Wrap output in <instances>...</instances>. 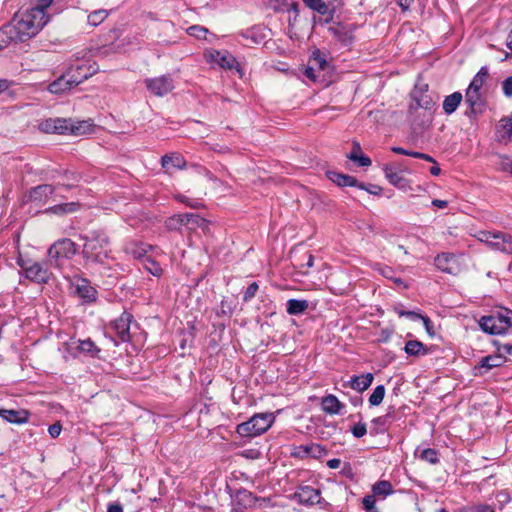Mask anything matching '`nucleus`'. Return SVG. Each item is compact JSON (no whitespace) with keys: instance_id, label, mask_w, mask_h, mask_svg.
Segmentation results:
<instances>
[{"instance_id":"f03ea898","label":"nucleus","mask_w":512,"mask_h":512,"mask_svg":"<svg viewBox=\"0 0 512 512\" xmlns=\"http://www.w3.org/2000/svg\"><path fill=\"white\" fill-rule=\"evenodd\" d=\"M83 257L86 261L104 264L110 257V241L108 235L101 230L92 231L89 236L83 237Z\"/></svg>"},{"instance_id":"a211bd4d","label":"nucleus","mask_w":512,"mask_h":512,"mask_svg":"<svg viewBox=\"0 0 512 512\" xmlns=\"http://www.w3.org/2000/svg\"><path fill=\"white\" fill-rule=\"evenodd\" d=\"M56 187L50 184H41L30 189L28 198L37 205L45 204L55 192Z\"/></svg>"},{"instance_id":"4468645a","label":"nucleus","mask_w":512,"mask_h":512,"mask_svg":"<svg viewBox=\"0 0 512 512\" xmlns=\"http://www.w3.org/2000/svg\"><path fill=\"white\" fill-rule=\"evenodd\" d=\"M133 316L128 312H123L121 316L111 323V328L115 331L121 342L130 340V324Z\"/></svg>"},{"instance_id":"ddd939ff","label":"nucleus","mask_w":512,"mask_h":512,"mask_svg":"<svg viewBox=\"0 0 512 512\" xmlns=\"http://www.w3.org/2000/svg\"><path fill=\"white\" fill-rule=\"evenodd\" d=\"M84 80L85 76L72 78L67 72L54 82L50 83L48 86V90L53 94H60L79 85Z\"/></svg>"},{"instance_id":"bf43d9fd","label":"nucleus","mask_w":512,"mask_h":512,"mask_svg":"<svg viewBox=\"0 0 512 512\" xmlns=\"http://www.w3.org/2000/svg\"><path fill=\"white\" fill-rule=\"evenodd\" d=\"M396 313L400 316V317H403V316H406L412 320H415V319H418L420 314L414 312V311H405V310H398L396 309Z\"/></svg>"},{"instance_id":"c756f323","label":"nucleus","mask_w":512,"mask_h":512,"mask_svg":"<svg viewBox=\"0 0 512 512\" xmlns=\"http://www.w3.org/2000/svg\"><path fill=\"white\" fill-rule=\"evenodd\" d=\"M463 100V95L460 92H454L445 97L442 107L446 114L454 113Z\"/></svg>"},{"instance_id":"49530a36","label":"nucleus","mask_w":512,"mask_h":512,"mask_svg":"<svg viewBox=\"0 0 512 512\" xmlns=\"http://www.w3.org/2000/svg\"><path fill=\"white\" fill-rule=\"evenodd\" d=\"M463 512H495V510L491 505L479 503L465 507Z\"/></svg>"},{"instance_id":"09e8293b","label":"nucleus","mask_w":512,"mask_h":512,"mask_svg":"<svg viewBox=\"0 0 512 512\" xmlns=\"http://www.w3.org/2000/svg\"><path fill=\"white\" fill-rule=\"evenodd\" d=\"M145 268L149 273H151L152 275L157 276V277H159L163 271L162 268L160 267V265L152 259L146 260Z\"/></svg>"},{"instance_id":"f3484780","label":"nucleus","mask_w":512,"mask_h":512,"mask_svg":"<svg viewBox=\"0 0 512 512\" xmlns=\"http://www.w3.org/2000/svg\"><path fill=\"white\" fill-rule=\"evenodd\" d=\"M206 58L209 62L215 63L223 69L231 70L237 65L235 57L227 51L213 50L206 54Z\"/></svg>"},{"instance_id":"a18cd8bd","label":"nucleus","mask_w":512,"mask_h":512,"mask_svg":"<svg viewBox=\"0 0 512 512\" xmlns=\"http://www.w3.org/2000/svg\"><path fill=\"white\" fill-rule=\"evenodd\" d=\"M420 459H422L426 462H429L431 464H436L439 461L437 451L432 448L424 449L420 454Z\"/></svg>"},{"instance_id":"37998d69","label":"nucleus","mask_w":512,"mask_h":512,"mask_svg":"<svg viewBox=\"0 0 512 512\" xmlns=\"http://www.w3.org/2000/svg\"><path fill=\"white\" fill-rule=\"evenodd\" d=\"M165 225L169 230H179L182 226H185L183 213L169 217Z\"/></svg>"},{"instance_id":"72a5a7b5","label":"nucleus","mask_w":512,"mask_h":512,"mask_svg":"<svg viewBox=\"0 0 512 512\" xmlns=\"http://www.w3.org/2000/svg\"><path fill=\"white\" fill-rule=\"evenodd\" d=\"M404 351L409 356L418 357L428 354V349L418 340H409L406 342Z\"/></svg>"},{"instance_id":"c03bdc74","label":"nucleus","mask_w":512,"mask_h":512,"mask_svg":"<svg viewBox=\"0 0 512 512\" xmlns=\"http://www.w3.org/2000/svg\"><path fill=\"white\" fill-rule=\"evenodd\" d=\"M412 98L416 101L417 107L428 109L431 104V99L427 95H423L422 90H414Z\"/></svg>"},{"instance_id":"4c0bfd02","label":"nucleus","mask_w":512,"mask_h":512,"mask_svg":"<svg viewBox=\"0 0 512 512\" xmlns=\"http://www.w3.org/2000/svg\"><path fill=\"white\" fill-rule=\"evenodd\" d=\"M383 170L385 177L392 185L396 187L404 186L405 179L398 172L394 171L392 167L386 165Z\"/></svg>"},{"instance_id":"6e6552de","label":"nucleus","mask_w":512,"mask_h":512,"mask_svg":"<svg viewBox=\"0 0 512 512\" xmlns=\"http://www.w3.org/2000/svg\"><path fill=\"white\" fill-rule=\"evenodd\" d=\"M17 264L24 272V276L37 284H46L49 282L52 273L44 262L26 260L18 257Z\"/></svg>"},{"instance_id":"3c124183","label":"nucleus","mask_w":512,"mask_h":512,"mask_svg":"<svg viewBox=\"0 0 512 512\" xmlns=\"http://www.w3.org/2000/svg\"><path fill=\"white\" fill-rule=\"evenodd\" d=\"M351 433L355 438H361L367 433V427L364 422H358L351 428Z\"/></svg>"},{"instance_id":"e2e57ef3","label":"nucleus","mask_w":512,"mask_h":512,"mask_svg":"<svg viewBox=\"0 0 512 512\" xmlns=\"http://www.w3.org/2000/svg\"><path fill=\"white\" fill-rule=\"evenodd\" d=\"M498 353L502 354H512V345L511 344H501L498 346Z\"/></svg>"},{"instance_id":"0e129e2a","label":"nucleus","mask_w":512,"mask_h":512,"mask_svg":"<svg viewBox=\"0 0 512 512\" xmlns=\"http://www.w3.org/2000/svg\"><path fill=\"white\" fill-rule=\"evenodd\" d=\"M496 499H498L501 503H505L510 501V495L506 491H500L496 494Z\"/></svg>"},{"instance_id":"0eeeda50","label":"nucleus","mask_w":512,"mask_h":512,"mask_svg":"<svg viewBox=\"0 0 512 512\" xmlns=\"http://www.w3.org/2000/svg\"><path fill=\"white\" fill-rule=\"evenodd\" d=\"M477 239L494 251L512 253V236L500 231H479Z\"/></svg>"},{"instance_id":"ea45409f","label":"nucleus","mask_w":512,"mask_h":512,"mask_svg":"<svg viewBox=\"0 0 512 512\" xmlns=\"http://www.w3.org/2000/svg\"><path fill=\"white\" fill-rule=\"evenodd\" d=\"M385 396V387L378 385L374 388L372 394L369 396V404L371 406H378L382 403Z\"/></svg>"},{"instance_id":"f257e3e1","label":"nucleus","mask_w":512,"mask_h":512,"mask_svg":"<svg viewBox=\"0 0 512 512\" xmlns=\"http://www.w3.org/2000/svg\"><path fill=\"white\" fill-rule=\"evenodd\" d=\"M49 17L41 8H31L23 13L15 15L11 25L0 29V42L5 45L10 41L17 39L25 41L39 33V31L47 24ZM2 45L0 44V49Z\"/></svg>"},{"instance_id":"5701e85b","label":"nucleus","mask_w":512,"mask_h":512,"mask_svg":"<svg viewBox=\"0 0 512 512\" xmlns=\"http://www.w3.org/2000/svg\"><path fill=\"white\" fill-rule=\"evenodd\" d=\"M456 262V257L452 253H440L434 259V264L437 269L444 273L453 274V264Z\"/></svg>"},{"instance_id":"7ed1b4c3","label":"nucleus","mask_w":512,"mask_h":512,"mask_svg":"<svg viewBox=\"0 0 512 512\" xmlns=\"http://www.w3.org/2000/svg\"><path fill=\"white\" fill-rule=\"evenodd\" d=\"M489 78V71L486 66L480 68L477 74L473 77L471 83L465 92V103L469 107L466 112L468 116L477 115L484 112L486 107V100L482 91L484 83Z\"/></svg>"},{"instance_id":"393cba45","label":"nucleus","mask_w":512,"mask_h":512,"mask_svg":"<svg viewBox=\"0 0 512 512\" xmlns=\"http://www.w3.org/2000/svg\"><path fill=\"white\" fill-rule=\"evenodd\" d=\"M343 407L344 405L338 400V398L335 395L329 394L322 398L321 408L327 414H339Z\"/></svg>"},{"instance_id":"f8f14e48","label":"nucleus","mask_w":512,"mask_h":512,"mask_svg":"<svg viewBox=\"0 0 512 512\" xmlns=\"http://www.w3.org/2000/svg\"><path fill=\"white\" fill-rule=\"evenodd\" d=\"M294 499L302 505L313 506L322 503L321 492L311 486H300L294 493Z\"/></svg>"},{"instance_id":"9d476101","label":"nucleus","mask_w":512,"mask_h":512,"mask_svg":"<svg viewBox=\"0 0 512 512\" xmlns=\"http://www.w3.org/2000/svg\"><path fill=\"white\" fill-rule=\"evenodd\" d=\"M232 512H244L248 508L261 506L259 502H265V499H257L250 491L238 489L231 495Z\"/></svg>"},{"instance_id":"052dcab7","label":"nucleus","mask_w":512,"mask_h":512,"mask_svg":"<svg viewBox=\"0 0 512 512\" xmlns=\"http://www.w3.org/2000/svg\"><path fill=\"white\" fill-rule=\"evenodd\" d=\"M363 505L368 512H372V509L375 508L374 500L371 496H366L363 499Z\"/></svg>"},{"instance_id":"69168bd1","label":"nucleus","mask_w":512,"mask_h":512,"mask_svg":"<svg viewBox=\"0 0 512 512\" xmlns=\"http://www.w3.org/2000/svg\"><path fill=\"white\" fill-rule=\"evenodd\" d=\"M340 465H341V460L338 458H333V459H330L327 461V466L330 469H337L340 467Z\"/></svg>"},{"instance_id":"7c9ffc66","label":"nucleus","mask_w":512,"mask_h":512,"mask_svg":"<svg viewBox=\"0 0 512 512\" xmlns=\"http://www.w3.org/2000/svg\"><path fill=\"white\" fill-rule=\"evenodd\" d=\"M184 224L190 230L207 227V220L195 213H183Z\"/></svg>"},{"instance_id":"423d86ee","label":"nucleus","mask_w":512,"mask_h":512,"mask_svg":"<svg viewBox=\"0 0 512 512\" xmlns=\"http://www.w3.org/2000/svg\"><path fill=\"white\" fill-rule=\"evenodd\" d=\"M479 325L481 329L489 334H503L512 326V311L502 309L490 315L483 316Z\"/></svg>"},{"instance_id":"864d4df0","label":"nucleus","mask_w":512,"mask_h":512,"mask_svg":"<svg viewBox=\"0 0 512 512\" xmlns=\"http://www.w3.org/2000/svg\"><path fill=\"white\" fill-rule=\"evenodd\" d=\"M62 431V425L60 422H56L49 426L48 432L52 438H57Z\"/></svg>"},{"instance_id":"2eb2a0df","label":"nucleus","mask_w":512,"mask_h":512,"mask_svg":"<svg viewBox=\"0 0 512 512\" xmlns=\"http://www.w3.org/2000/svg\"><path fill=\"white\" fill-rule=\"evenodd\" d=\"M326 454V448L317 443L295 446L292 450V455L299 458L312 457L315 459H319Z\"/></svg>"},{"instance_id":"b1692460","label":"nucleus","mask_w":512,"mask_h":512,"mask_svg":"<svg viewBox=\"0 0 512 512\" xmlns=\"http://www.w3.org/2000/svg\"><path fill=\"white\" fill-rule=\"evenodd\" d=\"M374 380L372 373H366L362 375H354L349 381V387L358 392H363L370 387Z\"/></svg>"},{"instance_id":"603ef678","label":"nucleus","mask_w":512,"mask_h":512,"mask_svg":"<svg viewBox=\"0 0 512 512\" xmlns=\"http://www.w3.org/2000/svg\"><path fill=\"white\" fill-rule=\"evenodd\" d=\"M502 90L506 97H512V76L507 77L502 82Z\"/></svg>"},{"instance_id":"c9c22d12","label":"nucleus","mask_w":512,"mask_h":512,"mask_svg":"<svg viewBox=\"0 0 512 512\" xmlns=\"http://www.w3.org/2000/svg\"><path fill=\"white\" fill-rule=\"evenodd\" d=\"M391 151L396 154L406 155V156H410L413 158L422 159V160L430 162V163H435V159L432 156L422 153V152L410 151V150L404 149L399 146H393L391 148Z\"/></svg>"},{"instance_id":"cd10ccee","label":"nucleus","mask_w":512,"mask_h":512,"mask_svg":"<svg viewBox=\"0 0 512 512\" xmlns=\"http://www.w3.org/2000/svg\"><path fill=\"white\" fill-rule=\"evenodd\" d=\"M161 165L164 169H169L170 167L184 169L186 167V161L182 155L172 153L162 156Z\"/></svg>"},{"instance_id":"39448f33","label":"nucleus","mask_w":512,"mask_h":512,"mask_svg":"<svg viewBox=\"0 0 512 512\" xmlns=\"http://www.w3.org/2000/svg\"><path fill=\"white\" fill-rule=\"evenodd\" d=\"M275 417L272 413H257L248 421L240 423L236 432L241 437L253 438L265 433L273 424Z\"/></svg>"},{"instance_id":"338daca9","label":"nucleus","mask_w":512,"mask_h":512,"mask_svg":"<svg viewBox=\"0 0 512 512\" xmlns=\"http://www.w3.org/2000/svg\"><path fill=\"white\" fill-rule=\"evenodd\" d=\"M396 1L403 11L408 10L411 3L413 2V0H396Z\"/></svg>"},{"instance_id":"de8ad7c7","label":"nucleus","mask_w":512,"mask_h":512,"mask_svg":"<svg viewBox=\"0 0 512 512\" xmlns=\"http://www.w3.org/2000/svg\"><path fill=\"white\" fill-rule=\"evenodd\" d=\"M187 32L190 36L196 37L198 39H205L208 30L203 26L193 25L187 29Z\"/></svg>"},{"instance_id":"13d9d810","label":"nucleus","mask_w":512,"mask_h":512,"mask_svg":"<svg viewBox=\"0 0 512 512\" xmlns=\"http://www.w3.org/2000/svg\"><path fill=\"white\" fill-rule=\"evenodd\" d=\"M246 37L247 38H251L254 41V43L259 44V43H261L264 40L265 35L258 37V35L256 33V30L252 29L250 31H247Z\"/></svg>"},{"instance_id":"f704fd0d","label":"nucleus","mask_w":512,"mask_h":512,"mask_svg":"<svg viewBox=\"0 0 512 512\" xmlns=\"http://www.w3.org/2000/svg\"><path fill=\"white\" fill-rule=\"evenodd\" d=\"M79 206L80 205L77 202L62 203L50 207L46 210V212H51L57 215H64L77 211Z\"/></svg>"},{"instance_id":"5fc2aeb1","label":"nucleus","mask_w":512,"mask_h":512,"mask_svg":"<svg viewBox=\"0 0 512 512\" xmlns=\"http://www.w3.org/2000/svg\"><path fill=\"white\" fill-rule=\"evenodd\" d=\"M316 71H317V68H316L314 65L309 64V65L305 68V70H304V75H305L308 79H310V80H312V81H316V79H317V77H318V76L316 75Z\"/></svg>"},{"instance_id":"8fccbe9b","label":"nucleus","mask_w":512,"mask_h":512,"mask_svg":"<svg viewBox=\"0 0 512 512\" xmlns=\"http://www.w3.org/2000/svg\"><path fill=\"white\" fill-rule=\"evenodd\" d=\"M259 289L257 282H252L244 292L243 301L249 302L252 298L255 297L257 291Z\"/></svg>"},{"instance_id":"c85d7f7f","label":"nucleus","mask_w":512,"mask_h":512,"mask_svg":"<svg viewBox=\"0 0 512 512\" xmlns=\"http://www.w3.org/2000/svg\"><path fill=\"white\" fill-rule=\"evenodd\" d=\"M303 3L311 10L319 13L320 15H329V18L325 19L328 23L333 18V11L329 9V6L323 0H302Z\"/></svg>"},{"instance_id":"4d7b16f0","label":"nucleus","mask_w":512,"mask_h":512,"mask_svg":"<svg viewBox=\"0 0 512 512\" xmlns=\"http://www.w3.org/2000/svg\"><path fill=\"white\" fill-rule=\"evenodd\" d=\"M418 319H421L423 321V324H424V327H425L427 333L432 336L434 334V332L432 330L433 329V325H432V322L429 319V317L423 316V315L420 314Z\"/></svg>"},{"instance_id":"20e7f679","label":"nucleus","mask_w":512,"mask_h":512,"mask_svg":"<svg viewBox=\"0 0 512 512\" xmlns=\"http://www.w3.org/2000/svg\"><path fill=\"white\" fill-rule=\"evenodd\" d=\"M93 125L89 121L73 122L65 118H49L39 124V129L45 133L71 134L75 136L92 132Z\"/></svg>"},{"instance_id":"a878e982","label":"nucleus","mask_w":512,"mask_h":512,"mask_svg":"<svg viewBox=\"0 0 512 512\" xmlns=\"http://www.w3.org/2000/svg\"><path fill=\"white\" fill-rule=\"evenodd\" d=\"M75 289L77 295L85 301L91 302L96 299L97 291L86 279H79Z\"/></svg>"},{"instance_id":"a19ab883","label":"nucleus","mask_w":512,"mask_h":512,"mask_svg":"<svg viewBox=\"0 0 512 512\" xmlns=\"http://www.w3.org/2000/svg\"><path fill=\"white\" fill-rule=\"evenodd\" d=\"M393 492L392 484L389 481H378L373 486V493L375 495L387 496Z\"/></svg>"},{"instance_id":"aec40b11","label":"nucleus","mask_w":512,"mask_h":512,"mask_svg":"<svg viewBox=\"0 0 512 512\" xmlns=\"http://www.w3.org/2000/svg\"><path fill=\"white\" fill-rule=\"evenodd\" d=\"M327 178L339 187H357L364 188V183H360L355 177L339 173L336 171H327Z\"/></svg>"},{"instance_id":"680f3d73","label":"nucleus","mask_w":512,"mask_h":512,"mask_svg":"<svg viewBox=\"0 0 512 512\" xmlns=\"http://www.w3.org/2000/svg\"><path fill=\"white\" fill-rule=\"evenodd\" d=\"M107 512H123V507L119 502L109 503Z\"/></svg>"},{"instance_id":"dca6fc26","label":"nucleus","mask_w":512,"mask_h":512,"mask_svg":"<svg viewBox=\"0 0 512 512\" xmlns=\"http://www.w3.org/2000/svg\"><path fill=\"white\" fill-rule=\"evenodd\" d=\"M505 361L506 358L500 353L485 356L480 360L478 365L474 367V375L482 376L492 368L502 366Z\"/></svg>"},{"instance_id":"e433bc0d","label":"nucleus","mask_w":512,"mask_h":512,"mask_svg":"<svg viewBox=\"0 0 512 512\" xmlns=\"http://www.w3.org/2000/svg\"><path fill=\"white\" fill-rule=\"evenodd\" d=\"M309 64L314 65L318 71H325L329 66L325 54H323L319 49L312 52Z\"/></svg>"},{"instance_id":"79ce46f5","label":"nucleus","mask_w":512,"mask_h":512,"mask_svg":"<svg viewBox=\"0 0 512 512\" xmlns=\"http://www.w3.org/2000/svg\"><path fill=\"white\" fill-rule=\"evenodd\" d=\"M108 16V11L104 9H99L93 11L88 15V23L92 26H98L101 24Z\"/></svg>"},{"instance_id":"6ab92c4d","label":"nucleus","mask_w":512,"mask_h":512,"mask_svg":"<svg viewBox=\"0 0 512 512\" xmlns=\"http://www.w3.org/2000/svg\"><path fill=\"white\" fill-rule=\"evenodd\" d=\"M332 36L344 46H348L353 41V29L342 23H335L328 28Z\"/></svg>"},{"instance_id":"2f4dec72","label":"nucleus","mask_w":512,"mask_h":512,"mask_svg":"<svg viewBox=\"0 0 512 512\" xmlns=\"http://www.w3.org/2000/svg\"><path fill=\"white\" fill-rule=\"evenodd\" d=\"M97 72V68L94 65H86L81 64L77 65L76 67H71L68 70V73L70 77L77 78L85 76V80L88 79L90 76L94 75Z\"/></svg>"},{"instance_id":"58836bf2","label":"nucleus","mask_w":512,"mask_h":512,"mask_svg":"<svg viewBox=\"0 0 512 512\" xmlns=\"http://www.w3.org/2000/svg\"><path fill=\"white\" fill-rule=\"evenodd\" d=\"M77 349L91 357L97 356L100 352L99 348L90 339L80 340Z\"/></svg>"},{"instance_id":"774afa93","label":"nucleus","mask_w":512,"mask_h":512,"mask_svg":"<svg viewBox=\"0 0 512 512\" xmlns=\"http://www.w3.org/2000/svg\"><path fill=\"white\" fill-rule=\"evenodd\" d=\"M52 2V0H39V4L35 8H41V10L45 12V9H47Z\"/></svg>"},{"instance_id":"4be33fe9","label":"nucleus","mask_w":512,"mask_h":512,"mask_svg":"<svg viewBox=\"0 0 512 512\" xmlns=\"http://www.w3.org/2000/svg\"><path fill=\"white\" fill-rule=\"evenodd\" d=\"M496 135L500 142L508 143L512 141V114L499 121L496 127Z\"/></svg>"},{"instance_id":"9b49d317","label":"nucleus","mask_w":512,"mask_h":512,"mask_svg":"<svg viewBox=\"0 0 512 512\" xmlns=\"http://www.w3.org/2000/svg\"><path fill=\"white\" fill-rule=\"evenodd\" d=\"M146 88L155 96H165L174 89L173 79L169 75L145 80Z\"/></svg>"},{"instance_id":"6e6d98bb","label":"nucleus","mask_w":512,"mask_h":512,"mask_svg":"<svg viewBox=\"0 0 512 512\" xmlns=\"http://www.w3.org/2000/svg\"><path fill=\"white\" fill-rule=\"evenodd\" d=\"M360 189L365 190L368 193L373 194V195H380L382 192V188L380 186L373 185V184H369V185L364 184V188H360Z\"/></svg>"},{"instance_id":"bb28decb","label":"nucleus","mask_w":512,"mask_h":512,"mask_svg":"<svg viewBox=\"0 0 512 512\" xmlns=\"http://www.w3.org/2000/svg\"><path fill=\"white\" fill-rule=\"evenodd\" d=\"M347 157L351 161L356 162L359 166L368 167L371 165V159L362 154L361 146L357 141L352 143V150Z\"/></svg>"},{"instance_id":"1a4fd4ad","label":"nucleus","mask_w":512,"mask_h":512,"mask_svg":"<svg viewBox=\"0 0 512 512\" xmlns=\"http://www.w3.org/2000/svg\"><path fill=\"white\" fill-rule=\"evenodd\" d=\"M77 253L76 244L68 238L56 241L48 249V256L55 266L61 268L65 261L70 260Z\"/></svg>"},{"instance_id":"473e14b6","label":"nucleus","mask_w":512,"mask_h":512,"mask_svg":"<svg viewBox=\"0 0 512 512\" xmlns=\"http://www.w3.org/2000/svg\"><path fill=\"white\" fill-rule=\"evenodd\" d=\"M309 307L307 300L289 299L286 304V311L289 315L303 314Z\"/></svg>"},{"instance_id":"412c9836","label":"nucleus","mask_w":512,"mask_h":512,"mask_svg":"<svg viewBox=\"0 0 512 512\" xmlns=\"http://www.w3.org/2000/svg\"><path fill=\"white\" fill-rule=\"evenodd\" d=\"M30 413L25 409H0V417L13 424H24L29 420Z\"/></svg>"}]
</instances>
